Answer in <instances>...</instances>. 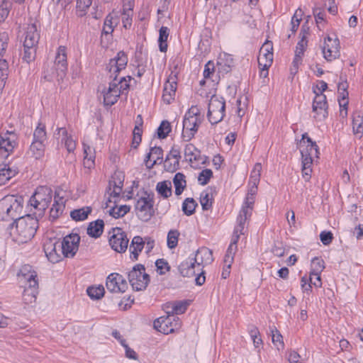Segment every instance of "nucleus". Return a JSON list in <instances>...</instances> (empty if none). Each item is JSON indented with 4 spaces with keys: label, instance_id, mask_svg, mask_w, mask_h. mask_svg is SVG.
<instances>
[{
    "label": "nucleus",
    "instance_id": "5",
    "mask_svg": "<svg viewBox=\"0 0 363 363\" xmlns=\"http://www.w3.org/2000/svg\"><path fill=\"white\" fill-rule=\"evenodd\" d=\"M130 284L135 291H143L146 289L150 282V276L145 273L143 264L135 265L128 274Z\"/></svg>",
    "mask_w": 363,
    "mask_h": 363
},
{
    "label": "nucleus",
    "instance_id": "58",
    "mask_svg": "<svg viewBox=\"0 0 363 363\" xmlns=\"http://www.w3.org/2000/svg\"><path fill=\"white\" fill-rule=\"evenodd\" d=\"M200 203L203 210H208L212 206V199L209 197V194L203 192L201 194Z\"/></svg>",
    "mask_w": 363,
    "mask_h": 363
},
{
    "label": "nucleus",
    "instance_id": "51",
    "mask_svg": "<svg viewBox=\"0 0 363 363\" xmlns=\"http://www.w3.org/2000/svg\"><path fill=\"white\" fill-rule=\"evenodd\" d=\"M270 331L272 333V340L274 345L278 350H280V348L282 349L284 347V342L280 332L274 326L270 328Z\"/></svg>",
    "mask_w": 363,
    "mask_h": 363
},
{
    "label": "nucleus",
    "instance_id": "7",
    "mask_svg": "<svg viewBox=\"0 0 363 363\" xmlns=\"http://www.w3.org/2000/svg\"><path fill=\"white\" fill-rule=\"evenodd\" d=\"M54 69L55 70V76L45 74L44 78L48 81L52 80L55 77L57 81L62 80L66 76L67 70V48L65 46H60L57 49L55 62Z\"/></svg>",
    "mask_w": 363,
    "mask_h": 363
},
{
    "label": "nucleus",
    "instance_id": "24",
    "mask_svg": "<svg viewBox=\"0 0 363 363\" xmlns=\"http://www.w3.org/2000/svg\"><path fill=\"white\" fill-rule=\"evenodd\" d=\"M181 158L179 150L172 148L164 160V168L168 172H175L179 165Z\"/></svg>",
    "mask_w": 363,
    "mask_h": 363
},
{
    "label": "nucleus",
    "instance_id": "26",
    "mask_svg": "<svg viewBox=\"0 0 363 363\" xmlns=\"http://www.w3.org/2000/svg\"><path fill=\"white\" fill-rule=\"evenodd\" d=\"M65 203L64 198L60 196V194L55 192L54 203L50 211V217L52 220L57 219L62 213L65 207Z\"/></svg>",
    "mask_w": 363,
    "mask_h": 363
},
{
    "label": "nucleus",
    "instance_id": "56",
    "mask_svg": "<svg viewBox=\"0 0 363 363\" xmlns=\"http://www.w3.org/2000/svg\"><path fill=\"white\" fill-rule=\"evenodd\" d=\"M213 176V172L210 169L202 170L198 177V180L201 185H206Z\"/></svg>",
    "mask_w": 363,
    "mask_h": 363
},
{
    "label": "nucleus",
    "instance_id": "59",
    "mask_svg": "<svg viewBox=\"0 0 363 363\" xmlns=\"http://www.w3.org/2000/svg\"><path fill=\"white\" fill-rule=\"evenodd\" d=\"M150 152L154 160H157V164L162 162L163 150L160 147H152Z\"/></svg>",
    "mask_w": 363,
    "mask_h": 363
},
{
    "label": "nucleus",
    "instance_id": "27",
    "mask_svg": "<svg viewBox=\"0 0 363 363\" xmlns=\"http://www.w3.org/2000/svg\"><path fill=\"white\" fill-rule=\"evenodd\" d=\"M189 305V301L186 300L168 303L165 306L167 314L172 315L182 314L186 311Z\"/></svg>",
    "mask_w": 363,
    "mask_h": 363
},
{
    "label": "nucleus",
    "instance_id": "4",
    "mask_svg": "<svg viewBox=\"0 0 363 363\" xmlns=\"http://www.w3.org/2000/svg\"><path fill=\"white\" fill-rule=\"evenodd\" d=\"M201 122L199 108L196 106H191L185 113L183 119L182 138L184 141L189 142L194 137Z\"/></svg>",
    "mask_w": 363,
    "mask_h": 363
},
{
    "label": "nucleus",
    "instance_id": "64",
    "mask_svg": "<svg viewBox=\"0 0 363 363\" xmlns=\"http://www.w3.org/2000/svg\"><path fill=\"white\" fill-rule=\"evenodd\" d=\"M320 239L323 245H328L331 243L333 235L330 231H323L320 235Z\"/></svg>",
    "mask_w": 363,
    "mask_h": 363
},
{
    "label": "nucleus",
    "instance_id": "22",
    "mask_svg": "<svg viewBox=\"0 0 363 363\" xmlns=\"http://www.w3.org/2000/svg\"><path fill=\"white\" fill-rule=\"evenodd\" d=\"M40 39V34L38 32L37 26L35 24H29L25 33V39L23 41V47L29 48L34 46L36 47Z\"/></svg>",
    "mask_w": 363,
    "mask_h": 363
},
{
    "label": "nucleus",
    "instance_id": "62",
    "mask_svg": "<svg viewBox=\"0 0 363 363\" xmlns=\"http://www.w3.org/2000/svg\"><path fill=\"white\" fill-rule=\"evenodd\" d=\"M313 272H321L325 268L324 261L318 257L312 259Z\"/></svg>",
    "mask_w": 363,
    "mask_h": 363
},
{
    "label": "nucleus",
    "instance_id": "30",
    "mask_svg": "<svg viewBox=\"0 0 363 363\" xmlns=\"http://www.w3.org/2000/svg\"><path fill=\"white\" fill-rule=\"evenodd\" d=\"M307 145L300 148L301 157H307L313 159L318 157V147L315 142H313L311 138H307Z\"/></svg>",
    "mask_w": 363,
    "mask_h": 363
},
{
    "label": "nucleus",
    "instance_id": "34",
    "mask_svg": "<svg viewBox=\"0 0 363 363\" xmlns=\"http://www.w3.org/2000/svg\"><path fill=\"white\" fill-rule=\"evenodd\" d=\"M273 61L272 52H268L264 49H260L258 56V64L259 67H262V72L268 69Z\"/></svg>",
    "mask_w": 363,
    "mask_h": 363
},
{
    "label": "nucleus",
    "instance_id": "17",
    "mask_svg": "<svg viewBox=\"0 0 363 363\" xmlns=\"http://www.w3.org/2000/svg\"><path fill=\"white\" fill-rule=\"evenodd\" d=\"M106 288L111 292L123 293L128 289V284L122 275L112 273L107 277Z\"/></svg>",
    "mask_w": 363,
    "mask_h": 363
},
{
    "label": "nucleus",
    "instance_id": "28",
    "mask_svg": "<svg viewBox=\"0 0 363 363\" xmlns=\"http://www.w3.org/2000/svg\"><path fill=\"white\" fill-rule=\"evenodd\" d=\"M145 247V241L140 236H135L130 245V258L133 261L138 259L139 253Z\"/></svg>",
    "mask_w": 363,
    "mask_h": 363
},
{
    "label": "nucleus",
    "instance_id": "3",
    "mask_svg": "<svg viewBox=\"0 0 363 363\" xmlns=\"http://www.w3.org/2000/svg\"><path fill=\"white\" fill-rule=\"evenodd\" d=\"M23 199L21 196L7 195L0 200V219L16 220L21 217Z\"/></svg>",
    "mask_w": 363,
    "mask_h": 363
},
{
    "label": "nucleus",
    "instance_id": "41",
    "mask_svg": "<svg viewBox=\"0 0 363 363\" xmlns=\"http://www.w3.org/2000/svg\"><path fill=\"white\" fill-rule=\"evenodd\" d=\"M84 165L85 167L91 168L94 164L95 151L89 145L84 144Z\"/></svg>",
    "mask_w": 363,
    "mask_h": 363
},
{
    "label": "nucleus",
    "instance_id": "6",
    "mask_svg": "<svg viewBox=\"0 0 363 363\" xmlns=\"http://www.w3.org/2000/svg\"><path fill=\"white\" fill-rule=\"evenodd\" d=\"M225 103L222 97L213 95L208 103L207 117L211 124L221 121L225 116Z\"/></svg>",
    "mask_w": 363,
    "mask_h": 363
},
{
    "label": "nucleus",
    "instance_id": "57",
    "mask_svg": "<svg viewBox=\"0 0 363 363\" xmlns=\"http://www.w3.org/2000/svg\"><path fill=\"white\" fill-rule=\"evenodd\" d=\"M124 174L122 172L116 171L110 181V186H123Z\"/></svg>",
    "mask_w": 363,
    "mask_h": 363
},
{
    "label": "nucleus",
    "instance_id": "43",
    "mask_svg": "<svg viewBox=\"0 0 363 363\" xmlns=\"http://www.w3.org/2000/svg\"><path fill=\"white\" fill-rule=\"evenodd\" d=\"M352 126L354 133L361 138L363 134V117L358 113L353 116Z\"/></svg>",
    "mask_w": 363,
    "mask_h": 363
},
{
    "label": "nucleus",
    "instance_id": "1",
    "mask_svg": "<svg viewBox=\"0 0 363 363\" xmlns=\"http://www.w3.org/2000/svg\"><path fill=\"white\" fill-rule=\"evenodd\" d=\"M38 227V220L30 215H26L14 220L10 228L9 234L15 242L23 244L33 238Z\"/></svg>",
    "mask_w": 363,
    "mask_h": 363
},
{
    "label": "nucleus",
    "instance_id": "50",
    "mask_svg": "<svg viewBox=\"0 0 363 363\" xmlns=\"http://www.w3.org/2000/svg\"><path fill=\"white\" fill-rule=\"evenodd\" d=\"M262 172V164L256 163L253 169L251 172L249 184L258 185L260 180V175Z\"/></svg>",
    "mask_w": 363,
    "mask_h": 363
},
{
    "label": "nucleus",
    "instance_id": "60",
    "mask_svg": "<svg viewBox=\"0 0 363 363\" xmlns=\"http://www.w3.org/2000/svg\"><path fill=\"white\" fill-rule=\"evenodd\" d=\"M309 281L311 284L315 287H321L322 281L320 278V272H311L310 274Z\"/></svg>",
    "mask_w": 363,
    "mask_h": 363
},
{
    "label": "nucleus",
    "instance_id": "8",
    "mask_svg": "<svg viewBox=\"0 0 363 363\" xmlns=\"http://www.w3.org/2000/svg\"><path fill=\"white\" fill-rule=\"evenodd\" d=\"M52 192L51 189L49 187H38L34 194L30 199V205L39 211H44L52 201Z\"/></svg>",
    "mask_w": 363,
    "mask_h": 363
},
{
    "label": "nucleus",
    "instance_id": "38",
    "mask_svg": "<svg viewBox=\"0 0 363 363\" xmlns=\"http://www.w3.org/2000/svg\"><path fill=\"white\" fill-rule=\"evenodd\" d=\"M186 177L181 172L177 173L173 178V184L175 188V194L179 196L186 186Z\"/></svg>",
    "mask_w": 363,
    "mask_h": 363
},
{
    "label": "nucleus",
    "instance_id": "2",
    "mask_svg": "<svg viewBox=\"0 0 363 363\" xmlns=\"http://www.w3.org/2000/svg\"><path fill=\"white\" fill-rule=\"evenodd\" d=\"M127 63L128 57L126 54L123 51H120L114 58L110 60L107 66V69L110 73V78L113 79L112 81H115L116 79V85L117 86L118 91H120V95L127 94L129 89L128 82L131 79V77H127L128 80H127L125 77L118 79V74L125 68Z\"/></svg>",
    "mask_w": 363,
    "mask_h": 363
},
{
    "label": "nucleus",
    "instance_id": "42",
    "mask_svg": "<svg viewBox=\"0 0 363 363\" xmlns=\"http://www.w3.org/2000/svg\"><path fill=\"white\" fill-rule=\"evenodd\" d=\"M118 23V19L117 17L113 16L111 14H108L104 20L102 34H111L113 31V28Z\"/></svg>",
    "mask_w": 363,
    "mask_h": 363
},
{
    "label": "nucleus",
    "instance_id": "35",
    "mask_svg": "<svg viewBox=\"0 0 363 363\" xmlns=\"http://www.w3.org/2000/svg\"><path fill=\"white\" fill-rule=\"evenodd\" d=\"M176 89L177 84L174 82L169 83L168 81L164 84L162 94V99L164 103L169 104L174 100Z\"/></svg>",
    "mask_w": 363,
    "mask_h": 363
},
{
    "label": "nucleus",
    "instance_id": "44",
    "mask_svg": "<svg viewBox=\"0 0 363 363\" xmlns=\"http://www.w3.org/2000/svg\"><path fill=\"white\" fill-rule=\"evenodd\" d=\"M169 36V29L167 27L162 26L160 29L159 46L161 52H166L167 50V40Z\"/></svg>",
    "mask_w": 363,
    "mask_h": 363
},
{
    "label": "nucleus",
    "instance_id": "29",
    "mask_svg": "<svg viewBox=\"0 0 363 363\" xmlns=\"http://www.w3.org/2000/svg\"><path fill=\"white\" fill-rule=\"evenodd\" d=\"M197 266L193 259L189 258L183 261L179 266V271L183 277H193L196 275Z\"/></svg>",
    "mask_w": 363,
    "mask_h": 363
},
{
    "label": "nucleus",
    "instance_id": "53",
    "mask_svg": "<svg viewBox=\"0 0 363 363\" xmlns=\"http://www.w3.org/2000/svg\"><path fill=\"white\" fill-rule=\"evenodd\" d=\"M171 131L170 123L167 121H163L157 128V135L159 138L164 139L167 137Z\"/></svg>",
    "mask_w": 363,
    "mask_h": 363
},
{
    "label": "nucleus",
    "instance_id": "11",
    "mask_svg": "<svg viewBox=\"0 0 363 363\" xmlns=\"http://www.w3.org/2000/svg\"><path fill=\"white\" fill-rule=\"evenodd\" d=\"M109 244L111 248L117 252H125L128 248L129 239L126 233L120 228H113L109 233Z\"/></svg>",
    "mask_w": 363,
    "mask_h": 363
},
{
    "label": "nucleus",
    "instance_id": "16",
    "mask_svg": "<svg viewBox=\"0 0 363 363\" xmlns=\"http://www.w3.org/2000/svg\"><path fill=\"white\" fill-rule=\"evenodd\" d=\"M324 58L327 61H333L340 57V42L337 38L328 36L324 40L322 48Z\"/></svg>",
    "mask_w": 363,
    "mask_h": 363
},
{
    "label": "nucleus",
    "instance_id": "31",
    "mask_svg": "<svg viewBox=\"0 0 363 363\" xmlns=\"http://www.w3.org/2000/svg\"><path fill=\"white\" fill-rule=\"evenodd\" d=\"M45 147L44 143L33 141L27 154L35 160H39L44 156Z\"/></svg>",
    "mask_w": 363,
    "mask_h": 363
},
{
    "label": "nucleus",
    "instance_id": "12",
    "mask_svg": "<svg viewBox=\"0 0 363 363\" xmlns=\"http://www.w3.org/2000/svg\"><path fill=\"white\" fill-rule=\"evenodd\" d=\"M80 237L78 234H70L59 242L58 251L66 257H73L79 249Z\"/></svg>",
    "mask_w": 363,
    "mask_h": 363
},
{
    "label": "nucleus",
    "instance_id": "9",
    "mask_svg": "<svg viewBox=\"0 0 363 363\" xmlns=\"http://www.w3.org/2000/svg\"><path fill=\"white\" fill-rule=\"evenodd\" d=\"M153 205V195L145 193V196L140 198L135 204L138 217L143 221L149 220L154 213Z\"/></svg>",
    "mask_w": 363,
    "mask_h": 363
},
{
    "label": "nucleus",
    "instance_id": "45",
    "mask_svg": "<svg viewBox=\"0 0 363 363\" xmlns=\"http://www.w3.org/2000/svg\"><path fill=\"white\" fill-rule=\"evenodd\" d=\"M86 292L91 299L99 300L104 296L105 290L102 285L92 286L87 288Z\"/></svg>",
    "mask_w": 363,
    "mask_h": 363
},
{
    "label": "nucleus",
    "instance_id": "61",
    "mask_svg": "<svg viewBox=\"0 0 363 363\" xmlns=\"http://www.w3.org/2000/svg\"><path fill=\"white\" fill-rule=\"evenodd\" d=\"M157 270L160 274H164L166 271H169V267L167 262L164 259H159L155 262Z\"/></svg>",
    "mask_w": 363,
    "mask_h": 363
},
{
    "label": "nucleus",
    "instance_id": "20",
    "mask_svg": "<svg viewBox=\"0 0 363 363\" xmlns=\"http://www.w3.org/2000/svg\"><path fill=\"white\" fill-rule=\"evenodd\" d=\"M31 267L26 265L21 268L18 274L19 277H21V281L26 282L25 288L33 289L35 288L38 290V282L36 279V273L30 272Z\"/></svg>",
    "mask_w": 363,
    "mask_h": 363
},
{
    "label": "nucleus",
    "instance_id": "54",
    "mask_svg": "<svg viewBox=\"0 0 363 363\" xmlns=\"http://www.w3.org/2000/svg\"><path fill=\"white\" fill-rule=\"evenodd\" d=\"M91 0H77V12L79 16H83L91 4Z\"/></svg>",
    "mask_w": 363,
    "mask_h": 363
},
{
    "label": "nucleus",
    "instance_id": "23",
    "mask_svg": "<svg viewBox=\"0 0 363 363\" xmlns=\"http://www.w3.org/2000/svg\"><path fill=\"white\" fill-rule=\"evenodd\" d=\"M104 104L105 106H111L117 102L120 96V91H118L117 86L116 85V80L111 81L109 83V86L107 90L103 92Z\"/></svg>",
    "mask_w": 363,
    "mask_h": 363
},
{
    "label": "nucleus",
    "instance_id": "18",
    "mask_svg": "<svg viewBox=\"0 0 363 363\" xmlns=\"http://www.w3.org/2000/svg\"><path fill=\"white\" fill-rule=\"evenodd\" d=\"M192 259L197 266V272H200L202 270L201 267L209 264L213 262V252L207 247H200L197 250L194 257Z\"/></svg>",
    "mask_w": 363,
    "mask_h": 363
},
{
    "label": "nucleus",
    "instance_id": "10",
    "mask_svg": "<svg viewBox=\"0 0 363 363\" xmlns=\"http://www.w3.org/2000/svg\"><path fill=\"white\" fill-rule=\"evenodd\" d=\"M154 328L164 334L174 333L180 328L181 323L178 317L167 314L161 316L154 321Z\"/></svg>",
    "mask_w": 363,
    "mask_h": 363
},
{
    "label": "nucleus",
    "instance_id": "47",
    "mask_svg": "<svg viewBox=\"0 0 363 363\" xmlns=\"http://www.w3.org/2000/svg\"><path fill=\"white\" fill-rule=\"evenodd\" d=\"M196 206L197 203L194 199L187 198L183 202L182 211L185 215L191 216L194 213Z\"/></svg>",
    "mask_w": 363,
    "mask_h": 363
},
{
    "label": "nucleus",
    "instance_id": "25",
    "mask_svg": "<svg viewBox=\"0 0 363 363\" xmlns=\"http://www.w3.org/2000/svg\"><path fill=\"white\" fill-rule=\"evenodd\" d=\"M57 133H55L57 139H61V143H63L69 152H73L76 148V143L72 139V136L67 133L65 128H58Z\"/></svg>",
    "mask_w": 363,
    "mask_h": 363
},
{
    "label": "nucleus",
    "instance_id": "63",
    "mask_svg": "<svg viewBox=\"0 0 363 363\" xmlns=\"http://www.w3.org/2000/svg\"><path fill=\"white\" fill-rule=\"evenodd\" d=\"M347 88L348 85L346 82H340L338 84V93L342 100H345L348 97Z\"/></svg>",
    "mask_w": 363,
    "mask_h": 363
},
{
    "label": "nucleus",
    "instance_id": "15",
    "mask_svg": "<svg viewBox=\"0 0 363 363\" xmlns=\"http://www.w3.org/2000/svg\"><path fill=\"white\" fill-rule=\"evenodd\" d=\"M253 210V201L252 198L247 199L245 201L237 217V225L235 227V232L240 234H245V226L247 220H248Z\"/></svg>",
    "mask_w": 363,
    "mask_h": 363
},
{
    "label": "nucleus",
    "instance_id": "37",
    "mask_svg": "<svg viewBox=\"0 0 363 363\" xmlns=\"http://www.w3.org/2000/svg\"><path fill=\"white\" fill-rule=\"evenodd\" d=\"M91 211L92 208L90 206H84L72 211L70 212V217L74 221H83L88 218Z\"/></svg>",
    "mask_w": 363,
    "mask_h": 363
},
{
    "label": "nucleus",
    "instance_id": "49",
    "mask_svg": "<svg viewBox=\"0 0 363 363\" xmlns=\"http://www.w3.org/2000/svg\"><path fill=\"white\" fill-rule=\"evenodd\" d=\"M130 209V206L127 205L116 206L109 210V214L115 218H118L124 216Z\"/></svg>",
    "mask_w": 363,
    "mask_h": 363
},
{
    "label": "nucleus",
    "instance_id": "13",
    "mask_svg": "<svg viewBox=\"0 0 363 363\" xmlns=\"http://www.w3.org/2000/svg\"><path fill=\"white\" fill-rule=\"evenodd\" d=\"M17 135L13 130H7L0 135V157L7 158L17 145Z\"/></svg>",
    "mask_w": 363,
    "mask_h": 363
},
{
    "label": "nucleus",
    "instance_id": "21",
    "mask_svg": "<svg viewBox=\"0 0 363 363\" xmlns=\"http://www.w3.org/2000/svg\"><path fill=\"white\" fill-rule=\"evenodd\" d=\"M58 244L59 241L49 240L43 245L46 257L52 263L58 262L61 259V251H58Z\"/></svg>",
    "mask_w": 363,
    "mask_h": 363
},
{
    "label": "nucleus",
    "instance_id": "55",
    "mask_svg": "<svg viewBox=\"0 0 363 363\" xmlns=\"http://www.w3.org/2000/svg\"><path fill=\"white\" fill-rule=\"evenodd\" d=\"M36 55V47L32 46L29 48L23 47V60L29 63L33 60Z\"/></svg>",
    "mask_w": 363,
    "mask_h": 363
},
{
    "label": "nucleus",
    "instance_id": "33",
    "mask_svg": "<svg viewBox=\"0 0 363 363\" xmlns=\"http://www.w3.org/2000/svg\"><path fill=\"white\" fill-rule=\"evenodd\" d=\"M308 28H305L304 26H303L300 33V35H302V37L301 39L297 43L294 57H298L302 60V57L307 46L308 42L306 40V35L308 34Z\"/></svg>",
    "mask_w": 363,
    "mask_h": 363
},
{
    "label": "nucleus",
    "instance_id": "48",
    "mask_svg": "<svg viewBox=\"0 0 363 363\" xmlns=\"http://www.w3.org/2000/svg\"><path fill=\"white\" fill-rule=\"evenodd\" d=\"M199 153V151L192 143H189L186 145L184 148V155L187 160H189V162L196 160Z\"/></svg>",
    "mask_w": 363,
    "mask_h": 363
},
{
    "label": "nucleus",
    "instance_id": "46",
    "mask_svg": "<svg viewBox=\"0 0 363 363\" xmlns=\"http://www.w3.org/2000/svg\"><path fill=\"white\" fill-rule=\"evenodd\" d=\"M46 140L47 135L45 131V125L42 123H39L34 130L33 141H37L45 143Z\"/></svg>",
    "mask_w": 363,
    "mask_h": 363
},
{
    "label": "nucleus",
    "instance_id": "19",
    "mask_svg": "<svg viewBox=\"0 0 363 363\" xmlns=\"http://www.w3.org/2000/svg\"><path fill=\"white\" fill-rule=\"evenodd\" d=\"M314 93L315 97L313 102V111L316 113V117L319 119L325 118L328 115L326 96L322 93H318L315 90Z\"/></svg>",
    "mask_w": 363,
    "mask_h": 363
},
{
    "label": "nucleus",
    "instance_id": "40",
    "mask_svg": "<svg viewBox=\"0 0 363 363\" xmlns=\"http://www.w3.org/2000/svg\"><path fill=\"white\" fill-rule=\"evenodd\" d=\"M17 174L16 169H13L6 164L0 167V186L4 185Z\"/></svg>",
    "mask_w": 363,
    "mask_h": 363
},
{
    "label": "nucleus",
    "instance_id": "32",
    "mask_svg": "<svg viewBox=\"0 0 363 363\" xmlns=\"http://www.w3.org/2000/svg\"><path fill=\"white\" fill-rule=\"evenodd\" d=\"M104 222L101 219L89 223L87 228V234L92 238H97L104 231Z\"/></svg>",
    "mask_w": 363,
    "mask_h": 363
},
{
    "label": "nucleus",
    "instance_id": "39",
    "mask_svg": "<svg viewBox=\"0 0 363 363\" xmlns=\"http://www.w3.org/2000/svg\"><path fill=\"white\" fill-rule=\"evenodd\" d=\"M157 193L164 199H167L172 196V183L170 181H163L158 182L156 186Z\"/></svg>",
    "mask_w": 363,
    "mask_h": 363
},
{
    "label": "nucleus",
    "instance_id": "14",
    "mask_svg": "<svg viewBox=\"0 0 363 363\" xmlns=\"http://www.w3.org/2000/svg\"><path fill=\"white\" fill-rule=\"evenodd\" d=\"M9 35L6 32L0 33V89L5 85L6 80L9 75V64L6 59H4V53L7 48Z\"/></svg>",
    "mask_w": 363,
    "mask_h": 363
},
{
    "label": "nucleus",
    "instance_id": "52",
    "mask_svg": "<svg viewBox=\"0 0 363 363\" xmlns=\"http://www.w3.org/2000/svg\"><path fill=\"white\" fill-rule=\"evenodd\" d=\"M179 236V232L177 230H170L167 234V247L169 249H174L177 247Z\"/></svg>",
    "mask_w": 363,
    "mask_h": 363
},
{
    "label": "nucleus",
    "instance_id": "36",
    "mask_svg": "<svg viewBox=\"0 0 363 363\" xmlns=\"http://www.w3.org/2000/svg\"><path fill=\"white\" fill-rule=\"evenodd\" d=\"M233 65L232 56L227 53L220 54L218 57L217 66L220 70L224 72H228Z\"/></svg>",
    "mask_w": 363,
    "mask_h": 363
}]
</instances>
